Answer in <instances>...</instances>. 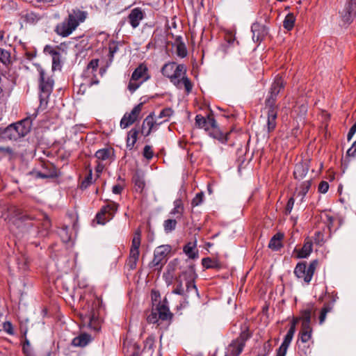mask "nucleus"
<instances>
[{"label": "nucleus", "instance_id": "60", "mask_svg": "<svg viewBox=\"0 0 356 356\" xmlns=\"http://www.w3.org/2000/svg\"><path fill=\"white\" fill-rule=\"evenodd\" d=\"M286 352H287V349L286 348H282V347L280 346L279 348L277 350L276 356H285L286 354Z\"/></svg>", "mask_w": 356, "mask_h": 356}, {"label": "nucleus", "instance_id": "39", "mask_svg": "<svg viewBox=\"0 0 356 356\" xmlns=\"http://www.w3.org/2000/svg\"><path fill=\"white\" fill-rule=\"evenodd\" d=\"M0 62L8 66L11 63L10 52L5 49L0 47Z\"/></svg>", "mask_w": 356, "mask_h": 356}, {"label": "nucleus", "instance_id": "48", "mask_svg": "<svg viewBox=\"0 0 356 356\" xmlns=\"http://www.w3.org/2000/svg\"><path fill=\"white\" fill-rule=\"evenodd\" d=\"M143 156L147 160H150L154 156V152L152 147L150 145H145L143 151Z\"/></svg>", "mask_w": 356, "mask_h": 356}, {"label": "nucleus", "instance_id": "12", "mask_svg": "<svg viewBox=\"0 0 356 356\" xmlns=\"http://www.w3.org/2000/svg\"><path fill=\"white\" fill-rule=\"evenodd\" d=\"M119 204L115 202L110 201L106 205L103 206L96 215V220L98 224L105 225L111 220L118 211Z\"/></svg>", "mask_w": 356, "mask_h": 356}, {"label": "nucleus", "instance_id": "63", "mask_svg": "<svg viewBox=\"0 0 356 356\" xmlns=\"http://www.w3.org/2000/svg\"><path fill=\"white\" fill-rule=\"evenodd\" d=\"M160 294L158 291H154L152 290V298L153 300L156 301V298L158 297H159Z\"/></svg>", "mask_w": 356, "mask_h": 356}, {"label": "nucleus", "instance_id": "17", "mask_svg": "<svg viewBox=\"0 0 356 356\" xmlns=\"http://www.w3.org/2000/svg\"><path fill=\"white\" fill-rule=\"evenodd\" d=\"M266 109H267V117L265 127L267 131L270 133L275 130L277 125L278 108L277 106H266Z\"/></svg>", "mask_w": 356, "mask_h": 356}, {"label": "nucleus", "instance_id": "11", "mask_svg": "<svg viewBox=\"0 0 356 356\" xmlns=\"http://www.w3.org/2000/svg\"><path fill=\"white\" fill-rule=\"evenodd\" d=\"M172 293L182 296L185 300L190 296L198 295L196 286L188 285L186 283L184 284V281L181 277L175 278Z\"/></svg>", "mask_w": 356, "mask_h": 356}, {"label": "nucleus", "instance_id": "30", "mask_svg": "<svg viewBox=\"0 0 356 356\" xmlns=\"http://www.w3.org/2000/svg\"><path fill=\"white\" fill-rule=\"evenodd\" d=\"M29 175L35 178H54L57 177V170L55 166H51V170L47 172H41L38 171H31Z\"/></svg>", "mask_w": 356, "mask_h": 356}, {"label": "nucleus", "instance_id": "59", "mask_svg": "<svg viewBox=\"0 0 356 356\" xmlns=\"http://www.w3.org/2000/svg\"><path fill=\"white\" fill-rule=\"evenodd\" d=\"M122 186L120 184H117L113 186L112 191L115 194H120L122 191Z\"/></svg>", "mask_w": 356, "mask_h": 356}, {"label": "nucleus", "instance_id": "58", "mask_svg": "<svg viewBox=\"0 0 356 356\" xmlns=\"http://www.w3.org/2000/svg\"><path fill=\"white\" fill-rule=\"evenodd\" d=\"M314 240H315L316 243H317L318 245H321V242L323 241V234H322V233L320 232H316Z\"/></svg>", "mask_w": 356, "mask_h": 356}, {"label": "nucleus", "instance_id": "28", "mask_svg": "<svg viewBox=\"0 0 356 356\" xmlns=\"http://www.w3.org/2000/svg\"><path fill=\"white\" fill-rule=\"evenodd\" d=\"M156 124L152 114L147 115L144 120L141 127V134L145 136H149Z\"/></svg>", "mask_w": 356, "mask_h": 356}, {"label": "nucleus", "instance_id": "2", "mask_svg": "<svg viewBox=\"0 0 356 356\" xmlns=\"http://www.w3.org/2000/svg\"><path fill=\"white\" fill-rule=\"evenodd\" d=\"M88 13L79 9H73L67 17L58 23L54 28L55 33L63 38L71 35L87 18Z\"/></svg>", "mask_w": 356, "mask_h": 356}, {"label": "nucleus", "instance_id": "37", "mask_svg": "<svg viewBox=\"0 0 356 356\" xmlns=\"http://www.w3.org/2000/svg\"><path fill=\"white\" fill-rule=\"evenodd\" d=\"M202 264L207 269H208V268L218 269L221 267V265L218 260L212 259L210 257H206V258L202 259Z\"/></svg>", "mask_w": 356, "mask_h": 356}, {"label": "nucleus", "instance_id": "47", "mask_svg": "<svg viewBox=\"0 0 356 356\" xmlns=\"http://www.w3.org/2000/svg\"><path fill=\"white\" fill-rule=\"evenodd\" d=\"M177 56L181 58H185L187 56V49L184 42H179L177 45Z\"/></svg>", "mask_w": 356, "mask_h": 356}, {"label": "nucleus", "instance_id": "8", "mask_svg": "<svg viewBox=\"0 0 356 356\" xmlns=\"http://www.w3.org/2000/svg\"><path fill=\"white\" fill-rule=\"evenodd\" d=\"M172 248L169 245H162L156 247L154 251V258L150 262V266L156 269H161L166 264L168 256Z\"/></svg>", "mask_w": 356, "mask_h": 356}, {"label": "nucleus", "instance_id": "35", "mask_svg": "<svg viewBox=\"0 0 356 356\" xmlns=\"http://www.w3.org/2000/svg\"><path fill=\"white\" fill-rule=\"evenodd\" d=\"M138 133L139 131L136 128H133L129 131L127 139V147L129 149H131L136 144Z\"/></svg>", "mask_w": 356, "mask_h": 356}, {"label": "nucleus", "instance_id": "33", "mask_svg": "<svg viewBox=\"0 0 356 356\" xmlns=\"http://www.w3.org/2000/svg\"><path fill=\"white\" fill-rule=\"evenodd\" d=\"M174 208L170 212L172 216H176L177 219H179L183 216L184 207L181 199H177L173 202Z\"/></svg>", "mask_w": 356, "mask_h": 356}, {"label": "nucleus", "instance_id": "27", "mask_svg": "<svg viewBox=\"0 0 356 356\" xmlns=\"http://www.w3.org/2000/svg\"><path fill=\"white\" fill-rule=\"evenodd\" d=\"M309 170L308 162H299L298 163L294 169L293 175L296 179H302Z\"/></svg>", "mask_w": 356, "mask_h": 356}, {"label": "nucleus", "instance_id": "46", "mask_svg": "<svg viewBox=\"0 0 356 356\" xmlns=\"http://www.w3.org/2000/svg\"><path fill=\"white\" fill-rule=\"evenodd\" d=\"M110 61H112L114 54L119 50L118 43L111 42L108 45Z\"/></svg>", "mask_w": 356, "mask_h": 356}, {"label": "nucleus", "instance_id": "51", "mask_svg": "<svg viewBox=\"0 0 356 356\" xmlns=\"http://www.w3.org/2000/svg\"><path fill=\"white\" fill-rule=\"evenodd\" d=\"M178 261L177 259H174L173 261H170L168 266V273L171 277V278L173 277V272L175 269V266L177 265Z\"/></svg>", "mask_w": 356, "mask_h": 356}, {"label": "nucleus", "instance_id": "18", "mask_svg": "<svg viewBox=\"0 0 356 356\" xmlns=\"http://www.w3.org/2000/svg\"><path fill=\"white\" fill-rule=\"evenodd\" d=\"M344 23L350 24L356 17V0H348L341 15Z\"/></svg>", "mask_w": 356, "mask_h": 356}, {"label": "nucleus", "instance_id": "20", "mask_svg": "<svg viewBox=\"0 0 356 356\" xmlns=\"http://www.w3.org/2000/svg\"><path fill=\"white\" fill-rule=\"evenodd\" d=\"M145 17V13L140 8L132 9L127 16V20L133 29L137 28Z\"/></svg>", "mask_w": 356, "mask_h": 356}, {"label": "nucleus", "instance_id": "43", "mask_svg": "<svg viewBox=\"0 0 356 356\" xmlns=\"http://www.w3.org/2000/svg\"><path fill=\"white\" fill-rule=\"evenodd\" d=\"M311 181L308 180L302 183L299 191L298 195L302 196V197L305 196V195L308 193L310 187H311Z\"/></svg>", "mask_w": 356, "mask_h": 356}, {"label": "nucleus", "instance_id": "10", "mask_svg": "<svg viewBox=\"0 0 356 356\" xmlns=\"http://www.w3.org/2000/svg\"><path fill=\"white\" fill-rule=\"evenodd\" d=\"M172 318V314L169 308L164 304L159 303L147 316V321L149 323H156L159 320L170 321Z\"/></svg>", "mask_w": 356, "mask_h": 356}, {"label": "nucleus", "instance_id": "14", "mask_svg": "<svg viewBox=\"0 0 356 356\" xmlns=\"http://www.w3.org/2000/svg\"><path fill=\"white\" fill-rule=\"evenodd\" d=\"M284 87V81L282 76H277L271 85L269 95L265 101L266 106H275L277 97L281 89Z\"/></svg>", "mask_w": 356, "mask_h": 356}, {"label": "nucleus", "instance_id": "52", "mask_svg": "<svg viewBox=\"0 0 356 356\" xmlns=\"http://www.w3.org/2000/svg\"><path fill=\"white\" fill-rule=\"evenodd\" d=\"M3 330L5 332H6L8 334H14L13 327L12 323L10 322L6 321V322L3 323Z\"/></svg>", "mask_w": 356, "mask_h": 356}, {"label": "nucleus", "instance_id": "54", "mask_svg": "<svg viewBox=\"0 0 356 356\" xmlns=\"http://www.w3.org/2000/svg\"><path fill=\"white\" fill-rule=\"evenodd\" d=\"M329 188V184L325 181H322L318 186V191L322 193H325Z\"/></svg>", "mask_w": 356, "mask_h": 356}, {"label": "nucleus", "instance_id": "7", "mask_svg": "<svg viewBox=\"0 0 356 356\" xmlns=\"http://www.w3.org/2000/svg\"><path fill=\"white\" fill-rule=\"evenodd\" d=\"M318 266V261L313 260L307 267L306 262L298 263L294 269V274L298 279H302L304 282L309 284Z\"/></svg>", "mask_w": 356, "mask_h": 356}, {"label": "nucleus", "instance_id": "61", "mask_svg": "<svg viewBox=\"0 0 356 356\" xmlns=\"http://www.w3.org/2000/svg\"><path fill=\"white\" fill-rule=\"evenodd\" d=\"M0 152H6L8 154H12L13 149L9 147H0Z\"/></svg>", "mask_w": 356, "mask_h": 356}, {"label": "nucleus", "instance_id": "15", "mask_svg": "<svg viewBox=\"0 0 356 356\" xmlns=\"http://www.w3.org/2000/svg\"><path fill=\"white\" fill-rule=\"evenodd\" d=\"M98 65L99 60L92 59L89 62L86 69L83 72V76L88 79L87 83L90 86L98 84L99 82L97 77Z\"/></svg>", "mask_w": 356, "mask_h": 356}, {"label": "nucleus", "instance_id": "32", "mask_svg": "<svg viewBox=\"0 0 356 356\" xmlns=\"http://www.w3.org/2000/svg\"><path fill=\"white\" fill-rule=\"evenodd\" d=\"M312 252V242L309 239L305 240L302 248L298 250V258H307Z\"/></svg>", "mask_w": 356, "mask_h": 356}, {"label": "nucleus", "instance_id": "38", "mask_svg": "<svg viewBox=\"0 0 356 356\" xmlns=\"http://www.w3.org/2000/svg\"><path fill=\"white\" fill-rule=\"evenodd\" d=\"M296 17L293 13H289L283 21V26L287 31H291L294 26Z\"/></svg>", "mask_w": 356, "mask_h": 356}, {"label": "nucleus", "instance_id": "31", "mask_svg": "<svg viewBox=\"0 0 356 356\" xmlns=\"http://www.w3.org/2000/svg\"><path fill=\"white\" fill-rule=\"evenodd\" d=\"M283 238L284 234L280 232L277 233L271 238L268 244V248L273 250H279L282 247V240Z\"/></svg>", "mask_w": 356, "mask_h": 356}, {"label": "nucleus", "instance_id": "34", "mask_svg": "<svg viewBox=\"0 0 356 356\" xmlns=\"http://www.w3.org/2000/svg\"><path fill=\"white\" fill-rule=\"evenodd\" d=\"M312 328L311 326H301L299 333V339L302 343L308 342L312 338Z\"/></svg>", "mask_w": 356, "mask_h": 356}, {"label": "nucleus", "instance_id": "3", "mask_svg": "<svg viewBox=\"0 0 356 356\" xmlns=\"http://www.w3.org/2000/svg\"><path fill=\"white\" fill-rule=\"evenodd\" d=\"M31 129V122L26 118L17 123L11 124L3 129L4 138L17 140L28 134Z\"/></svg>", "mask_w": 356, "mask_h": 356}, {"label": "nucleus", "instance_id": "22", "mask_svg": "<svg viewBox=\"0 0 356 356\" xmlns=\"http://www.w3.org/2000/svg\"><path fill=\"white\" fill-rule=\"evenodd\" d=\"M251 30L252 39L255 42L261 41L268 34L266 26L259 23H254L251 26Z\"/></svg>", "mask_w": 356, "mask_h": 356}, {"label": "nucleus", "instance_id": "29", "mask_svg": "<svg viewBox=\"0 0 356 356\" xmlns=\"http://www.w3.org/2000/svg\"><path fill=\"white\" fill-rule=\"evenodd\" d=\"M92 340L91 336L86 333H83L73 339L72 344L76 347H85Z\"/></svg>", "mask_w": 356, "mask_h": 356}, {"label": "nucleus", "instance_id": "24", "mask_svg": "<svg viewBox=\"0 0 356 356\" xmlns=\"http://www.w3.org/2000/svg\"><path fill=\"white\" fill-rule=\"evenodd\" d=\"M208 134L218 140L225 143L227 140L228 134H224L217 125L216 121L215 120L214 125L209 126V129L206 131Z\"/></svg>", "mask_w": 356, "mask_h": 356}, {"label": "nucleus", "instance_id": "62", "mask_svg": "<svg viewBox=\"0 0 356 356\" xmlns=\"http://www.w3.org/2000/svg\"><path fill=\"white\" fill-rule=\"evenodd\" d=\"M104 168V165L101 162L99 161V163L96 167L97 172H98V173L102 172L103 171Z\"/></svg>", "mask_w": 356, "mask_h": 356}, {"label": "nucleus", "instance_id": "40", "mask_svg": "<svg viewBox=\"0 0 356 356\" xmlns=\"http://www.w3.org/2000/svg\"><path fill=\"white\" fill-rule=\"evenodd\" d=\"M44 51L52 56V68H56V59L58 60L60 56L59 52L49 45H47L44 47Z\"/></svg>", "mask_w": 356, "mask_h": 356}, {"label": "nucleus", "instance_id": "16", "mask_svg": "<svg viewBox=\"0 0 356 356\" xmlns=\"http://www.w3.org/2000/svg\"><path fill=\"white\" fill-rule=\"evenodd\" d=\"M143 103L136 105L130 113H126L120 120V127L126 129L136 122L142 111Z\"/></svg>", "mask_w": 356, "mask_h": 356}, {"label": "nucleus", "instance_id": "55", "mask_svg": "<svg viewBox=\"0 0 356 356\" xmlns=\"http://www.w3.org/2000/svg\"><path fill=\"white\" fill-rule=\"evenodd\" d=\"M263 348L265 354L263 356L267 355L271 350V343L270 340L266 341L263 345Z\"/></svg>", "mask_w": 356, "mask_h": 356}, {"label": "nucleus", "instance_id": "44", "mask_svg": "<svg viewBox=\"0 0 356 356\" xmlns=\"http://www.w3.org/2000/svg\"><path fill=\"white\" fill-rule=\"evenodd\" d=\"M294 333H293V330H288L286 334L284 337V341L282 343L280 347L288 349L292 339L293 337Z\"/></svg>", "mask_w": 356, "mask_h": 356}, {"label": "nucleus", "instance_id": "57", "mask_svg": "<svg viewBox=\"0 0 356 356\" xmlns=\"http://www.w3.org/2000/svg\"><path fill=\"white\" fill-rule=\"evenodd\" d=\"M347 154L349 156H356V140L353 144V146L350 149H348V150L347 151Z\"/></svg>", "mask_w": 356, "mask_h": 356}, {"label": "nucleus", "instance_id": "4", "mask_svg": "<svg viewBox=\"0 0 356 356\" xmlns=\"http://www.w3.org/2000/svg\"><path fill=\"white\" fill-rule=\"evenodd\" d=\"M252 337L248 327L241 331L239 336L232 341L226 348L225 356H238L243 351L245 342Z\"/></svg>", "mask_w": 356, "mask_h": 356}, {"label": "nucleus", "instance_id": "1", "mask_svg": "<svg viewBox=\"0 0 356 356\" xmlns=\"http://www.w3.org/2000/svg\"><path fill=\"white\" fill-rule=\"evenodd\" d=\"M161 72L178 89H181L184 86L187 93L191 92L193 85L191 80L184 76L186 73V67L184 64L177 65L175 62H169L162 67Z\"/></svg>", "mask_w": 356, "mask_h": 356}, {"label": "nucleus", "instance_id": "56", "mask_svg": "<svg viewBox=\"0 0 356 356\" xmlns=\"http://www.w3.org/2000/svg\"><path fill=\"white\" fill-rule=\"evenodd\" d=\"M92 180V175L91 173L89 174V175L85 179L84 181H83L81 184V186L83 188H87L90 184Z\"/></svg>", "mask_w": 356, "mask_h": 356}, {"label": "nucleus", "instance_id": "6", "mask_svg": "<svg viewBox=\"0 0 356 356\" xmlns=\"http://www.w3.org/2000/svg\"><path fill=\"white\" fill-rule=\"evenodd\" d=\"M147 71L148 69L144 64L139 65L135 69L128 84V89L131 92H135L143 83L149 79Z\"/></svg>", "mask_w": 356, "mask_h": 356}, {"label": "nucleus", "instance_id": "50", "mask_svg": "<svg viewBox=\"0 0 356 356\" xmlns=\"http://www.w3.org/2000/svg\"><path fill=\"white\" fill-rule=\"evenodd\" d=\"M173 113H174V111L171 108H165L160 112V113L159 115V118H168L170 116H172Z\"/></svg>", "mask_w": 356, "mask_h": 356}, {"label": "nucleus", "instance_id": "19", "mask_svg": "<svg viewBox=\"0 0 356 356\" xmlns=\"http://www.w3.org/2000/svg\"><path fill=\"white\" fill-rule=\"evenodd\" d=\"M197 275L193 265H189L185 268L177 277H181L188 285L196 286L195 280Z\"/></svg>", "mask_w": 356, "mask_h": 356}, {"label": "nucleus", "instance_id": "36", "mask_svg": "<svg viewBox=\"0 0 356 356\" xmlns=\"http://www.w3.org/2000/svg\"><path fill=\"white\" fill-rule=\"evenodd\" d=\"M184 252L190 259H193L198 257V252L196 250L195 245L191 243H187L184 247Z\"/></svg>", "mask_w": 356, "mask_h": 356}, {"label": "nucleus", "instance_id": "53", "mask_svg": "<svg viewBox=\"0 0 356 356\" xmlns=\"http://www.w3.org/2000/svg\"><path fill=\"white\" fill-rule=\"evenodd\" d=\"M294 202L295 201L293 197L289 198V200H288L286 206V209H285V213L286 215L289 214L291 212L293 205H294Z\"/></svg>", "mask_w": 356, "mask_h": 356}, {"label": "nucleus", "instance_id": "45", "mask_svg": "<svg viewBox=\"0 0 356 356\" xmlns=\"http://www.w3.org/2000/svg\"><path fill=\"white\" fill-rule=\"evenodd\" d=\"M17 217V220L21 222H26V221H28V220H33L35 219V217L32 216V215H30V214H28L26 213H24V212H20L19 211L18 213L16 214Z\"/></svg>", "mask_w": 356, "mask_h": 356}, {"label": "nucleus", "instance_id": "13", "mask_svg": "<svg viewBox=\"0 0 356 356\" xmlns=\"http://www.w3.org/2000/svg\"><path fill=\"white\" fill-rule=\"evenodd\" d=\"M99 307V302H94L91 305V309L84 316L83 321H88V326L95 332H99L101 329L102 319L99 317L97 309Z\"/></svg>", "mask_w": 356, "mask_h": 356}, {"label": "nucleus", "instance_id": "23", "mask_svg": "<svg viewBox=\"0 0 356 356\" xmlns=\"http://www.w3.org/2000/svg\"><path fill=\"white\" fill-rule=\"evenodd\" d=\"M336 298L337 297L332 296L331 299L324 304L318 316L319 324L322 325L326 319L327 314L333 311L334 305L336 302Z\"/></svg>", "mask_w": 356, "mask_h": 356}, {"label": "nucleus", "instance_id": "5", "mask_svg": "<svg viewBox=\"0 0 356 356\" xmlns=\"http://www.w3.org/2000/svg\"><path fill=\"white\" fill-rule=\"evenodd\" d=\"M141 243V230L138 229L134 234L130 248L129 256L127 260V266L129 270H134L136 268L137 262L139 259V248Z\"/></svg>", "mask_w": 356, "mask_h": 356}, {"label": "nucleus", "instance_id": "42", "mask_svg": "<svg viewBox=\"0 0 356 356\" xmlns=\"http://www.w3.org/2000/svg\"><path fill=\"white\" fill-rule=\"evenodd\" d=\"M40 216L43 219L42 226L44 227L43 231H39V230H35L33 232V234L38 235L41 234L42 236H45L47 234V230L50 227V220L48 219V218L44 216V214H40Z\"/></svg>", "mask_w": 356, "mask_h": 356}, {"label": "nucleus", "instance_id": "9", "mask_svg": "<svg viewBox=\"0 0 356 356\" xmlns=\"http://www.w3.org/2000/svg\"><path fill=\"white\" fill-rule=\"evenodd\" d=\"M39 72L40 101L41 104L43 103L47 104V99L53 90L54 81L51 78L46 76L45 72L42 69H40Z\"/></svg>", "mask_w": 356, "mask_h": 356}, {"label": "nucleus", "instance_id": "21", "mask_svg": "<svg viewBox=\"0 0 356 356\" xmlns=\"http://www.w3.org/2000/svg\"><path fill=\"white\" fill-rule=\"evenodd\" d=\"M215 119L213 117V114L212 112L209 113L207 118L202 116V115H197L195 116V124L199 128H203L205 131L209 129V126L214 125Z\"/></svg>", "mask_w": 356, "mask_h": 356}, {"label": "nucleus", "instance_id": "64", "mask_svg": "<svg viewBox=\"0 0 356 356\" xmlns=\"http://www.w3.org/2000/svg\"><path fill=\"white\" fill-rule=\"evenodd\" d=\"M51 166H54L52 164H44V169L45 170V172H49V170H51Z\"/></svg>", "mask_w": 356, "mask_h": 356}, {"label": "nucleus", "instance_id": "41", "mask_svg": "<svg viewBox=\"0 0 356 356\" xmlns=\"http://www.w3.org/2000/svg\"><path fill=\"white\" fill-rule=\"evenodd\" d=\"M177 220L176 219H172L169 218L163 222V228L165 233H170L175 230L177 227Z\"/></svg>", "mask_w": 356, "mask_h": 356}, {"label": "nucleus", "instance_id": "25", "mask_svg": "<svg viewBox=\"0 0 356 356\" xmlns=\"http://www.w3.org/2000/svg\"><path fill=\"white\" fill-rule=\"evenodd\" d=\"M95 157L99 162L111 161L113 160L114 150L111 147L100 149L96 152Z\"/></svg>", "mask_w": 356, "mask_h": 356}, {"label": "nucleus", "instance_id": "49", "mask_svg": "<svg viewBox=\"0 0 356 356\" xmlns=\"http://www.w3.org/2000/svg\"><path fill=\"white\" fill-rule=\"evenodd\" d=\"M203 198H204L203 192L197 193L196 195L195 196V197L192 200V202H191L192 207H197V206H199L200 204H201L202 202H203Z\"/></svg>", "mask_w": 356, "mask_h": 356}, {"label": "nucleus", "instance_id": "26", "mask_svg": "<svg viewBox=\"0 0 356 356\" xmlns=\"http://www.w3.org/2000/svg\"><path fill=\"white\" fill-rule=\"evenodd\" d=\"M314 311V307L312 304H309L300 312V319L302 320V326H311L312 313Z\"/></svg>", "mask_w": 356, "mask_h": 356}]
</instances>
